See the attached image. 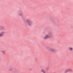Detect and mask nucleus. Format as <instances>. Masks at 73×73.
<instances>
[{"mask_svg": "<svg viewBox=\"0 0 73 73\" xmlns=\"http://www.w3.org/2000/svg\"><path fill=\"white\" fill-rule=\"evenodd\" d=\"M69 49L70 50L72 51L73 50V48L72 47H70L69 48Z\"/></svg>", "mask_w": 73, "mask_h": 73, "instance_id": "6e6552de", "label": "nucleus"}, {"mask_svg": "<svg viewBox=\"0 0 73 73\" xmlns=\"http://www.w3.org/2000/svg\"><path fill=\"white\" fill-rule=\"evenodd\" d=\"M22 13H21V14H19V16H22Z\"/></svg>", "mask_w": 73, "mask_h": 73, "instance_id": "9d476101", "label": "nucleus"}, {"mask_svg": "<svg viewBox=\"0 0 73 73\" xmlns=\"http://www.w3.org/2000/svg\"><path fill=\"white\" fill-rule=\"evenodd\" d=\"M72 70L70 69H68L66 70L65 71V73H67V72H72Z\"/></svg>", "mask_w": 73, "mask_h": 73, "instance_id": "39448f33", "label": "nucleus"}, {"mask_svg": "<svg viewBox=\"0 0 73 73\" xmlns=\"http://www.w3.org/2000/svg\"><path fill=\"white\" fill-rule=\"evenodd\" d=\"M5 32L4 31H1L0 33V37H1L4 36V34H5Z\"/></svg>", "mask_w": 73, "mask_h": 73, "instance_id": "20e7f679", "label": "nucleus"}, {"mask_svg": "<svg viewBox=\"0 0 73 73\" xmlns=\"http://www.w3.org/2000/svg\"><path fill=\"white\" fill-rule=\"evenodd\" d=\"M9 70H12V68H9Z\"/></svg>", "mask_w": 73, "mask_h": 73, "instance_id": "1a4fd4ad", "label": "nucleus"}, {"mask_svg": "<svg viewBox=\"0 0 73 73\" xmlns=\"http://www.w3.org/2000/svg\"><path fill=\"white\" fill-rule=\"evenodd\" d=\"M41 72L43 73H46V72L45 71L44 69H42L41 70Z\"/></svg>", "mask_w": 73, "mask_h": 73, "instance_id": "423d86ee", "label": "nucleus"}, {"mask_svg": "<svg viewBox=\"0 0 73 73\" xmlns=\"http://www.w3.org/2000/svg\"><path fill=\"white\" fill-rule=\"evenodd\" d=\"M46 49L48 50V51H50V52H56V50L53 48H51L49 47H46Z\"/></svg>", "mask_w": 73, "mask_h": 73, "instance_id": "f03ea898", "label": "nucleus"}, {"mask_svg": "<svg viewBox=\"0 0 73 73\" xmlns=\"http://www.w3.org/2000/svg\"><path fill=\"white\" fill-rule=\"evenodd\" d=\"M1 52L3 53V54H4L5 53V51L4 50H2L1 51Z\"/></svg>", "mask_w": 73, "mask_h": 73, "instance_id": "0eeeda50", "label": "nucleus"}, {"mask_svg": "<svg viewBox=\"0 0 73 73\" xmlns=\"http://www.w3.org/2000/svg\"><path fill=\"white\" fill-rule=\"evenodd\" d=\"M25 23L26 24H28V25H32V21L29 19L26 20Z\"/></svg>", "mask_w": 73, "mask_h": 73, "instance_id": "f257e3e1", "label": "nucleus"}, {"mask_svg": "<svg viewBox=\"0 0 73 73\" xmlns=\"http://www.w3.org/2000/svg\"><path fill=\"white\" fill-rule=\"evenodd\" d=\"M49 35H45V36L43 38L44 40H47L48 38H50Z\"/></svg>", "mask_w": 73, "mask_h": 73, "instance_id": "7ed1b4c3", "label": "nucleus"}]
</instances>
